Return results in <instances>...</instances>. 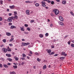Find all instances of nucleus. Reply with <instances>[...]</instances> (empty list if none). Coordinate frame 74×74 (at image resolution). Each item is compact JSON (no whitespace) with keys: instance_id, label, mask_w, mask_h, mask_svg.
I'll return each mask as SVG.
<instances>
[{"instance_id":"38","label":"nucleus","mask_w":74,"mask_h":74,"mask_svg":"<svg viewBox=\"0 0 74 74\" xmlns=\"http://www.w3.org/2000/svg\"><path fill=\"white\" fill-rule=\"evenodd\" d=\"M24 34H29V32H24Z\"/></svg>"},{"instance_id":"8","label":"nucleus","mask_w":74,"mask_h":74,"mask_svg":"<svg viewBox=\"0 0 74 74\" xmlns=\"http://www.w3.org/2000/svg\"><path fill=\"white\" fill-rule=\"evenodd\" d=\"M10 28V29H14H14H16V26H15L14 25H12L11 26Z\"/></svg>"},{"instance_id":"2","label":"nucleus","mask_w":74,"mask_h":74,"mask_svg":"<svg viewBox=\"0 0 74 74\" xmlns=\"http://www.w3.org/2000/svg\"><path fill=\"white\" fill-rule=\"evenodd\" d=\"M41 3H42V5L43 7H45V6H46V5L45 4H46L45 2H44V1H42L41 2Z\"/></svg>"},{"instance_id":"9","label":"nucleus","mask_w":74,"mask_h":74,"mask_svg":"<svg viewBox=\"0 0 74 74\" xmlns=\"http://www.w3.org/2000/svg\"><path fill=\"white\" fill-rule=\"evenodd\" d=\"M10 8L11 9H14L15 8V5H12V6H10Z\"/></svg>"},{"instance_id":"47","label":"nucleus","mask_w":74,"mask_h":74,"mask_svg":"<svg viewBox=\"0 0 74 74\" xmlns=\"http://www.w3.org/2000/svg\"><path fill=\"white\" fill-rule=\"evenodd\" d=\"M71 46L72 47H74V44H72L71 45Z\"/></svg>"},{"instance_id":"36","label":"nucleus","mask_w":74,"mask_h":74,"mask_svg":"<svg viewBox=\"0 0 74 74\" xmlns=\"http://www.w3.org/2000/svg\"><path fill=\"white\" fill-rule=\"evenodd\" d=\"M3 1H0V4H3Z\"/></svg>"},{"instance_id":"16","label":"nucleus","mask_w":74,"mask_h":74,"mask_svg":"<svg viewBox=\"0 0 74 74\" xmlns=\"http://www.w3.org/2000/svg\"><path fill=\"white\" fill-rule=\"evenodd\" d=\"M70 13L71 15H72V16H74V14L73 12H72V11H71Z\"/></svg>"},{"instance_id":"33","label":"nucleus","mask_w":74,"mask_h":74,"mask_svg":"<svg viewBox=\"0 0 74 74\" xmlns=\"http://www.w3.org/2000/svg\"><path fill=\"white\" fill-rule=\"evenodd\" d=\"M45 36L46 37H48V36H49V34H48V33H46L45 34Z\"/></svg>"},{"instance_id":"49","label":"nucleus","mask_w":74,"mask_h":74,"mask_svg":"<svg viewBox=\"0 0 74 74\" xmlns=\"http://www.w3.org/2000/svg\"><path fill=\"white\" fill-rule=\"evenodd\" d=\"M20 59L21 60H25V58H20Z\"/></svg>"},{"instance_id":"61","label":"nucleus","mask_w":74,"mask_h":74,"mask_svg":"<svg viewBox=\"0 0 74 74\" xmlns=\"http://www.w3.org/2000/svg\"><path fill=\"white\" fill-rule=\"evenodd\" d=\"M28 55H29V56H32V55L29 53L28 54Z\"/></svg>"},{"instance_id":"56","label":"nucleus","mask_w":74,"mask_h":74,"mask_svg":"<svg viewBox=\"0 0 74 74\" xmlns=\"http://www.w3.org/2000/svg\"><path fill=\"white\" fill-rule=\"evenodd\" d=\"M56 1L58 2H60V0H56Z\"/></svg>"},{"instance_id":"23","label":"nucleus","mask_w":74,"mask_h":74,"mask_svg":"<svg viewBox=\"0 0 74 74\" xmlns=\"http://www.w3.org/2000/svg\"><path fill=\"white\" fill-rule=\"evenodd\" d=\"M53 54H55V53L54 52H52L51 53H49V54L50 55H53Z\"/></svg>"},{"instance_id":"31","label":"nucleus","mask_w":74,"mask_h":74,"mask_svg":"<svg viewBox=\"0 0 74 74\" xmlns=\"http://www.w3.org/2000/svg\"><path fill=\"white\" fill-rule=\"evenodd\" d=\"M11 19H12V20H14V19H15V17H14V16H12V17H10Z\"/></svg>"},{"instance_id":"19","label":"nucleus","mask_w":74,"mask_h":74,"mask_svg":"<svg viewBox=\"0 0 74 74\" xmlns=\"http://www.w3.org/2000/svg\"><path fill=\"white\" fill-rule=\"evenodd\" d=\"M3 66L4 67H5V68H8V66L6 64H5L3 65Z\"/></svg>"},{"instance_id":"21","label":"nucleus","mask_w":74,"mask_h":74,"mask_svg":"<svg viewBox=\"0 0 74 74\" xmlns=\"http://www.w3.org/2000/svg\"><path fill=\"white\" fill-rule=\"evenodd\" d=\"M20 28L21 30V31H23L24 32L25 31V30L24 29H23V28H22V27H20Z\"/></svg>"},{"instance_id":"34","label":"nucleus","mask_w":74,"mask_h":74,"mask_svg":"<svg viewBox=\"0 0 74 74\" xmlns=\"http://www.w3.org/2000/svg\"><path fill=\"white\" fill-rule=\"evenodd\" d=\"M22 45H23V46H25V42L24 43V42H23L22 43Z\"/></svg>"},{"instance_id":"26","label":"nucleus","mask_w":74,"mask_h":74,"mask_svg":"<svg viewBox=\"0 0 74 74\" xmlns=\"http://www.w3.org/2000/svg\"><path fill=\"white\" fill-rule=\"evenodd\" d=\"M25 3H33V2H30L29 1H25Z\"/></svg>"},{"instance_id":"41","label":"nucleus","mask_w":74,"mask_h":74,"mask_svg":"<svg viewBox=\"0 0 74 74\" xmlns=\"http://www.w3.org/2000/svg\"><path fill=\"white\" fill-rule=\"evenodd\" d=\"M37 60L38 62H40V61H41V60H40V59L38 58H37Z\"/></svg>"},{"instance_id":"28","label":"nucleus","mask_w":74,"mask_h":74,"mask_svg":"<svg viewBox=\"0 0 74 74\" xmlns=\"http://www.w3.org/2000/svg\"><path fill=\"white\" fill-rule=\"evenodd\" d=\"M13 67L14 69H17V68L18 67L17 65H14Z\"/></svg>"},{"instance_id":"52","label":"nucleus","mask_w":74,"mask_h":74,"mask_svg":"<svg viewBox=\"0 0 74 74\" xmlns=\"http://www.w3.org/2000/svg\"><path fill=\"white\" fill-rule=\"evenodd\" d=\"M49 0H43L42 1H44V2H45V1H48Z\"/></svg>"},{"instance_id":"29","label":"nucleus","mask_w":74,"mask_h":74,"mask_svg":"<svg viewBox=\"0 0 74 74\" xmlns=\"http://www.w3.org/2000/svg\"><path fill=\"white\" fill-rule=\"evenodd\" d=\"M22 56L23 57H24V58H25V57H26V55L24 53H23L22 54Z\"/></svg>"},{"instance_id":"20","label":"nucleus","mask_w":74,"mask_h":74,"mask_svg":"<svg viewBox=\"0 0 74 74\" xmlns=\"http://www.w3.org/2000/svg\"><path fill=\"white\" fill-rule=\"evenodd\" d=\"M25 46H26V45H29L30 44V43L29 42H27L26 43L25 42Z\"/></svg>"},{"instance_id":"39","label":"nucleus","mask_w":74,"mask_h":74,"mask_svg":"<svg viewBox=\"0 0 74 74\" xmlns=\"http://www.w3.org/2000/svg\"><path fill=\"white\" fill-rule=\"evenodd\" d=\"M30 22L31 23H33V22H34V20H32L30 21Z\"/></svg>"},{"instance_id":"14","label":"nucleus","mask_w":74,"mask_h":74,"mask_svg":"<svg viewBox=\"0 0 74 74\" xmlns=\"http://www.w3.org/2000/svg\"><path fill=\"white\" fill-rule=\"evenodd\" d=\"M62 3L63 4L65 5L66 4V1H64L62 2Z\"/></svg>"},{"instance_id":"1","label":"nucleus","mask_w":74,"mask_h":74,"mask_svg":"<svg viewBox=\"0 0 74 74\" xmlns=\"http://www.w3.org/2000/svg\"><path fill=\"white\" fill-rule=\"evenodd\" d=\"M53 12L55 13V14L57 15L59 13V12L58 10H53Z\"/></svg>"},{"instance_id":"62","label":"nucleus","mask_w":74,"mask_h":74,"mask_svg":"<svg viewBox=\"0 0 74 74\" xmlns=\"http://www.w3.org/2000/svg\"><path fill=\"white\" fill-rule=\"evenodd\" d=\"M68 44H69V45H70V41H69V42H68Z\"/></svg>"},{"instance_id":"58","label":"nucleus","mask_w":74,"mask_h":74,"mask_svg":"<svg viewBox=\"0 0 74 74\" xmlns=\"http://www.w3.org/2000/svg\"><path fill=\"white\" fill-rule=\"evenodd\" d=\"M2 67V64H0V67Z\"/></svg>"},{"instance_id":"50","label":"nucleus","mask_w":74,"mask_h":74,"mask_svg":"<svg viewBox=\"0 0 74 74\" xmlns=\"http://www.w3.org/2000/svg\"><path fill=\"white\" fill-rule=\"evenodd\" d=\"M25 27H28V25L27 24H25Z\"/></svg>"},{"instance_id":"57","label":"nucleus","mask_w":74,"mask_h":74,"mask_svg":"<svg viewBox=\"0 0 74 74\" xmlns=\"http://www.w3.org/2000/svg\"><path fill=\"white\" fill-rule=\"evenodd\" d=\"M30 54H31V55H32L33 54V53L32 52V51H30L29 52Z\"/></svg>"},{"instance_id":"63","label":"nucleus","mask_w":74,"mask_h":74,"mask_svg":"<svg viewBox=\"0 0 74 74\" xmlns=\"http://www.w3.org/2000/svg\"><path fill=\"white\" fill-rule=\"evenodd\" d=\"M27 59H30V57H29V56H27Z\"/></svg>"},{"instance_id":"6","label":"nucleus","mask_w":74,"mask_h":74,"mask_svg":"<svg viewBox=\"0 0 74 74\" xmlns=\"http://www.w3.org/2000/svg\"><path fill=\"white\" fill-rule=\"evenodd\" d=\"M29 10H26V14H27L28 15H30V13H29Z\"/></svg>"},{"instance_id":"25","label":"nucleus","mask_w":74,"mask_h":74,"mask_svg":"<svg viewBox=\"0 0 74 74\" xmlns=\"http://www.w3.org/2000/svg\"><path fill=\"white\" fill-rule=\"evenodd\" d=\"M35 5L36 7H38L39 6V5H40V4L38 3H36L35 4Z\"/></svg>"},{"instance_id":"7","label":"nucleus","mask_w":74,"mask_h":74,"mask_svg":"<svg viewBox=\"0 0 74 74\" xmlns=\"http://www.w3.org/2000/svg\"><path fill=\"white\" fill-rule=\"evenodd\" d=\"M58 23L59 25H61V26H63V23L61 21H59L58 22Z\"/></svg>"},{"instance_id":"48","label":"nucleus","mask_w":74,"mask_h":74,"mask_svg":"<svg viewBox=\"0 0 74 74\" xmlns=\"http://www.w3.org/2000/svg\"><path fill=\"white\" fill-rule=\"evenodd\" d=\"M14 15H16V14H17V12H14Z\"/></svg>"},{"instance_id":"59","label":"nucleus","mask_w":74,"mask_h":74,"mask_svg":"<svg viewBox=\"0 0 74 74\" xmlns=\"http://www.w3.org/2000/svg\"><path fill=\"white\" fill-rule=\"evenodd\" d=\"M22 41H25V40L24 39H22Z\"/></svg>"},{"instance_id":"27","label":"nucleus","mask_w":74,"mask_h":74,"mask_svg":"<svg viewBox=\"0 0 74 74\" xmlns=\"http://www.w3.org/2000/svg\"><path fill=\"white\" fill-rule=\"evenodd\" d=\"M50 15L51 16H55V14H53V13H51Z\"/></svg>"},{"instance_id":"64","label":"nucleus","mask_w":74,"mask_h":74,"mask_svg":"<svg viewBox=\"0 0 74 74\" xmlns=\"http://www.w3.org/2000/svg\"><path fill=\"white\" fill-rule=\"evenodd\" d=\"M10 74H12V72L10 71Z\"/></svg>"},{"instance_id":"22","label":"nucleus","mask_w":74,"mask_h":74,"mask_svg":"<svg viewBox=\"0 0 74 74\" xmlns=\"http://www.w3.org/2000/svg\"><path fill=\"white\" fill-rule=\"evenodd\" d=\"M46 68L47 66H46V65H45L43 67V69H44V70H45V69H46Z\"/></svg>"},{"instance_id":"45","label":"nucleus","mask_w":74,"mask_h":74,"mask_svg":"<svg viewBox=\"0 0 74 74\" xmlns=\"http://www.w3.org/2000/svg\"><path fill=\"white\" fill-rule=\"evenodd\" d=\"M51 48H55V46L52 45L51 46Z\"/></svg>"},{"instance_id":"4","label":"nucleus","mask_w":74,"mask_h":74,"mask_svg":"<svg viewBox=\"0 0 74 74\" xmlns=\"http://www.w3.org/2000/svg\"><path fill=\"white\" fill-rule=\"evenodd\" d=\"M7 21L8 22H12V20L10 17L8 18Z\"/></svg>"},{"instance_id":"10","label":"nucleus","mask_w":74,"mask_h":74,"mask_svg":"<svg viewBox=\"0 0 74 74\" xmlns=\"http://www.w3.org/2000/svg\"><path fill=\"white\" fill-rule=\"evenodd\" d=\"M6 56H8V58H10V57H11V55H10V54H8L7 53L6 55Z\"/></svg>"},{"instance_id":"46","label":"nucleus","mask_w":74,"mask_h":74,"mask_svg":"<svg viewBox=\"0 0 74 74\" xmlns=\"http://www.w3.org/2000/svg\"><path fill=\"white\" fill-rule=\"evenodd\" d=\"M0 60H2L3 61H4V59L3 58H1L0 59Z\"/></svg>"},{"instance_id":"43","label":"nucleus","mask_w":74,"mask_h":74,"mask_svg":"<svg viewBox=\"0 0 74 74\" xmlns=\"http://www.w3.org/2000/svg\"><path fill=\"white\" fill-rule=\"evenodd\" d=\"M12 25V23H10L8 24V25H9V26H11Z\"/></svg>"},{"instance_id":"24","label":"nucleus","mask_w":74,"mask_h":74,"mask_svg":"<svg viewBox=\"0 0 74 74\" xmlns=\"http://www.w3.org/2000/svg\"><path fill=\"white\" fill-rule=\"evenodd\" d=\"M14 19H17L18 18V16L17 15H15L14 16Z\"/></svg>"},{"instance_id":"51","label":"nucleus","mask_w":74,"mask_h":74,"mask_svg":"<svg viewBox=\"0 0 74 74\" xmlns=\"http://www.w3.org/2000/svg\"><path fill=\"white\" fill-rule=\"evenodd\" d=\"M9 46H10V47H12V46H13V45H12V44H10L9 45Z\"/></svg>"},{"instance_id":"35","label":"nucleus","mask_w":74,"mask_h":74,"mask_svg":"<svg viewBox=\"0 0 74 74\" xmlns=\"http://www.w3.org/2000/svg\"><path fill=\"white\" fill-rule=\"evenodd\" d=\"M27 30L28 31H30V29L29 27H27Z\"/></svg>"},{"instance_id":"18","label":"nucleus","mask_w":74,"mask_h":74,"mask_svg":"<svg viewBox=\"0 0 74 74\" xmlns=\"http://www.w3.org/2000/svg\"><path fill=\"white\" fill-rule=\"evenodd\" d=\"M13 40H14V38L12 37L11 38V39L9 41L10 42H11V41H12Z\"/></svg>"},{"instance_id":"60","label":"nucleus","mask_w":74,"mask_h":74,"mask_svg":"<svg viewBox=\"0 0 74 74\" xmlns=\"http://www.w3.org/2000/svg\"><path fill=\"white\" fill-rule=\"evenodd\" d=\"M3 46H4L3 45H1V48H2V47H3Z\"/></svg>"},{"instance_id":"53","label":"nucleus","mask_w":74,"mask_h":74,"mask_svg":"<svg viewBox=\"0 0 74 74\" xmlns=\"http://www.w3.org/2000/svg\"><path fill=\"white\" fill-rule=\"evenodd\" d=\"M12 74H16V72H15L13 71V72H12Z\"/></svg>"},{"instance_id":"13","label":"nucleus","mask_w":74,"mask_h":74,"mask_svg":"<svg viewBox=\"0 0 74 74\" xmlns=\"http://www.w3.org/2000/svg\"><path fill=\"white\" fill-rule=\"evenodd\" d=\"M47 53H49L51 52V50L49 49V50H47Z\"/></svg>"},{"instance_id":"12","label":"nucleus","mask_w":74,"mask_h":74,"mask_svg":"<svg viewBox=\"0 0 74 74\" xmlns=\"http://www.w3.org/2000/svg\"><path fill=\"white\" fill-rule=\"evenodd\" d=\"M39 36L40 38H42L44 37V35L42 34H40Z\"/></svg>"},{"instance_id":"32","label":"nucleus","mask_w":74,"mask_h":74,"mask_svg":"<svg viewBox=\"0 0 74 74\" xmlns=\"http://www.w3.org/2000/svg\"><path fill=\"white\" fill-rule=\"evenodd\" d=\"M15 59L16 60V61H18V60H19V58L18 57H16L15 58Z\"/></svg>"},{"instance_id":"42","label":"nucleus","mask_w":74,"mask_h":74,"mask_svg":"<svg viewBox=\"0 0 74 74\" xmlns=\"http://www.w3.org/2000/svg\"><path fill=\"white\" fill-rule=\"evenodd\" d=\"M51 4L52 5H53L54 4V1H52L51 2Z\"/></svg>"},{"instance_id":"37","label":"nucleus","mask_w":74,"mask_h":74,"mask_svg":"<svg viewBox=\"0 0 74 74\" xmlns=\"http://www.w3.org/2000/svg\"><path fill=\"white\" fill-rule=\"evenodd\" d=\"M65 54V52H62V56L64 55Z\"/></svg>"},{"instance_id":"40","label":"nucleus","mask_w":74,"mask_h":74,"mask_svg":"<svg viewBox=\"0 0 74 74\" xmlns=\"http://www.w3.org/2000/svg\"><path fill=\"white\" fill-rule=\"evenodd\" d=\"M2 41L3 42H6V40H5V39H4L3 40H2Z\"/></svg>"},{"instance_id":"11","label":"nucleus","mask_w":74,"mask_h":74,"mask_svg":"<svg viewBox=\"0 0 74 74\" xmlns=\"http://www.w3.org/2000/svg\"><path fill=\"white\" fill-rule=\"evenodd\" d=\"M6 35H7V36H11V33L9 32H6Z\"/></svg>"},{"instance_id":"44","label":"nucleus","mask_w":74,"mask_h":74,"mask_svg":"<svg viewBox=\"0 0 74 74\" xmlns=\"http://www.w3.org/2000/svg\"><path fill=\"white\" fill-rule=\"evenodd\" d=\"M3 21V18L1 17H0V21Z\"/></svg>"},{"instance_id":"15","label":"nucleus","mask_w":74,"mask_h":74,"mask_svg":"<svg viewBox=\"0 0 74 74\" xmlns=\"http://www.w3.org/2000/svg\"><path fill=\"white\" fill-rule=\"evenodd\" d=\"M8 51H9L10 52L11 51V48H9V47H8Z\"/></svg>"},{"instance_id":"3","label":"nucleus","mask_w":74,"mask_h":74,"mask_svg":"<svg viewBox=\"0 0 74 74\" xmlns=\"http://www.w3.org/2000/svg\"><path fill=\"white\" fill-rule=\"evenodd\" d=\"M2 50L4 52V53H6L7 51V49L5 48H2Z\"/></svg>"},{"instance_id":"5","label":"nucleus","mask_w":74,"mask_h":74,"mask_svg":"<svg viewBox=\"0 0 74 74\" xmlns=\"http://www.w3.org/2000/svg\"><path fill=\"white\" fill-rule=\"evenodd\" d=\"M59 19H60V21H61V22H63V21H64L63 17L61 16L59 17Z\"/></svg>"},{"instance_id":"30","label":"nucleus","mask_w":74,"mask_h":74,"mask_svg":"<svg viewBox=\"0 0 74 74\" xmlns=\"http://www.w3.org/2000/svg\"><path fill=\"white\" fill-rule=\"evenodd\" d=\"M65 58L64 57H62L60 58V59L61 60H63Z\"/></svg>"},{"instance_id":"55","label":"nucleus","mask_w":74,"mask_h":74,"mask_svg":"<svg viewBox=\"0 0 74 74\" xmlns=\"http://www.w3.org/2000/svg\"><path fill=\"white\" fill-rule=\"evenodd\" d=\"M58 55L57 54H56L54 55V56H58Z\"/></svg>"},{"instance_id":"54","label":"nucleus","mask_w":74,"mask_h":74,"mask_svg":"<svg viewBox=\"0 0 74 74\" xmlns=\"http://www.w3.org/2000/svg\"><path fill=\"white\" fill-rule=\"evenodd\" d=\"M9 16H11L12 15V13H10L9 14Z\"/></svg>"},{"instance_id":"17","label":"nucleus","mask_w":74,"mask_h":74,"mask_svg":"<svg viewBox=\"0 0 74 74\" xmlns=\"http://www.w3.org/2000/svg\"><path fill=\"white\" fill-rule=\"evenodd\" d=\"M8 59L9 62H12V60L10 58H8Z\"/></svg>"}]
</instances>
